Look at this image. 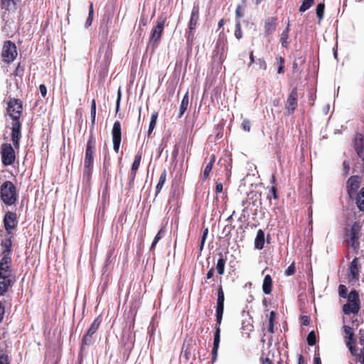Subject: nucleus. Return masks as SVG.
<instances>
[{"label":"nucleus","mask_w":364,"mask_h":364,"mask_svg":"<svg viewBox=\"0 0 364 364\" xmlns=\"http://www.w3.org/2000/svg\"><path fill=\"white\" fill-rule=\"evenodd\" d=\"M360 310V299L357 291L352 290L348 296V301L343 306V311L346 315L353 314L352 325L358 327L359 323L357 318V314Z\"/></svg>","instance_id":"obj_1"},{"label":"nucleus","mask_w":364,"mask_h":364,"mask_svg":"<svg viewBox=\"0 0 364 364\" xmlns=\"http://www.w3.org/2000/svg\"><path fill=\"white\" fill-rule=\"evenodd\" d=\"M95 138L93 134H90L86 145V151L84 162L83 178L87 181L90 180L93 168V156L95 150Z\"/></svg>","instance_id":"obj_2"},{"label":"nucleus","mask_w":364,"mask_h":364,"mask_svg":"<svg viewBox=\"0 0 364 364\" xmlns=\"http://www.w3.org/2000/svg\"><path fill=\"white\" fill-rule=\"evenodd\" d=\"M0 197L6 205H11L16 203L17 193L16 187L11 181H6L1 185Z\"/></svg>","instance_id":"obj_3"},{"label":"nucleus","mask_w":364,"mask_h":364,"mask_svg":"<svg viewBox=\"0 0 364 364\" xmlns=\"http://www.w3.org/2000/svg\"><path fill=\"white\" fill-rule=\"evenodd\" d=\"M23 105L22 102L16 98H11L7 104V112L10 117L14 121H19L22 114Z\"/></svg>","instance_id":"obj_4"},{"label":"nucleus","mask_w":364,"mask_h":364,"mask_svg":"<svg viewBox=\"0 0 364 364\" xmlns=\"http://www.w3.org/2000/svg\"><path fill=\"white\" fill-rule=\"evenodd\" d=\"M1 55L5 63H10L13 62L18 55L15 43L10 41H6L3 46Z\"/></svg>","instance_id":"obj_5"},{"label":"nucleus","mask_w":364,"mask_h":364,"mask_svg":"<svg viewBox=\"0 0 364 364\" xmlns=\"http://www.w3.org/2000/svg\"><path fill=\"white\" fill-rule=\"evenodd\" d=\"M1 155L2 164L5 166H9L15 161V151L10 144L4 143L1 146Z\"/></svg>","instance_id":"obj_6"},{"label":"nucleus","mask_w":364,"mask_h":364,"mask_svg":"<svg viewBox=\"0 0 364 364\" xmlns=\"http://www.w3.org/2000/svg\"><path fill=\"white\" fill-rule=\"evenodd\" d=\"M354 327L357 328L356 326H352V327H350L346 324H344L343 327L344 333H345L344 337H345V340H346V344L353 355H355L356 352H357V348H356L355 346L353 345V343L354 342V341H353L354 340L353 339L354 332H353V328Z\"/></svg>","instance_id":"obj_7"},{"label":"nucleus","mask_w":364,"mask_h":364,"mask_svg":"<svg viewBox=\"0 0 364 364\" xmlns=\"http://www.w3.org/2000/svg\"><path fill=\"white\" fill-rule=\"evenodd\" d=\"M11 258L4 257L0 259V279H11Z\"/></svg>","instance_id":"obj_8"},{"label":"nucleus","mask_w":364,"mask_h":364,"mask_svg":"<svg viewBox=\"0 0 364 364\" xmlns=\"http://www.w3.org/2000/svg\"><path fill=\"white\" fill-rule=\"evenodd\" d=\"M360 232V226L358 223H354L350 230V240L348 243L355 250L359 248Z\"/></svg>","instance_id":"obj_9"},{"label":"nucleus","mask_w":364,"mask_h":364,"mask_svg":"<svg viewBox=\"0 0 364 364\" xmlns=\"http://www.w3.org/2000/svg\"><path fill=\"white\" fill-rule=\"evenodd\" d=\"M113 149L116 153L119 152L122 140L121 123L119 121L114 122L112 130Z\"/></svg>","instance_id":"obj_10"},{"label":"nucleus","mask_w":364,"mask_h":364,"mask_svg":"<svg viewBox=\"0 0 364 364\" xmlns=\"http://www.w3.org/2000/svg\"><path fill=\"white\" fill-rule=\"evenodd\" d=\"M224 301L225 296L223 290L221 286L218 289V299H217V306H216V322L217 324H221L223 310H224Z\"/></svg>","instance_id":"obj_11"},{"label":"nucleus","mask_w":364,"mask_h":364,"mask_svg":"<svg viewBox=\"0 0 364 364\" xmlns=\"http://www.w3.org/2000/svg\"><path fill=\"white\" fill-rule=\"evenodd\" d=\"M298 105V93L297 88L294 87L288 95L285 108L289 114H292Z\"/></svg>","instance_id":"obj_12"},{"label":"nucleus","mask_w":364,"mask_h":364,"mask_svg":"<svg viewBox=\"0 0 364 364\" xmlns=\"http://www.w3.org/2000/svg\"><path fill=\"white\" fill-rule=\"evenodd\" d=\"M4 224L7 233L11 234L17 225L16 214L13 212L6 213L4 218Z\"/></svg>","instance_id":"obj_13"},{"label":"nucleus","mask_w":364,"mask_h":364,"mask_svg":"<svg viewBox=\"0 0 364 364\" xmlns=\"http://www.w3.org/2000/svg\"><path fill=\"white\" fill-rule=\"evenodd\" d=\"M20 121H14L12 122L11 127V140L15 149H19V140L21 137Z\"/></svg>","instance_id":"obj_14"},{"label":"nucleus","mask_w":364,"mask_h":364,"mask_svg":"<svg viewBox=\"0 0 364 364\" xmlns=\"http://www.w3.org/2000/svg\"><path fill=\"white\" fill-rule=\"evenodd\" d=\"M220 324H217L215 326V331L214 333V339H213V346L212 349V363H215L217 360L218 358V351L220 346Z\"/></svg>","instance_id":"obj_15"},{"label":"nucleus","mask_w":364,"mask_h":364,"mask_svg":"<svg viewBox=\"0 0 364 364\" xmlns=\"http://www.w3.org/2000/svg\"><path fill=\"white\" fill-rule=\"evenodd\" d=\"M360 264H359V258L355 257L350 262L349 270L350 281L356 282L360 277Z\"/></svg>","instance_id":"obj_16"},{"label":"nucleus","mask_w":364,"mask_h":364,"mask_svg":"<svg viewBox=\"0 0 364 364\" xmlns=\"http://www.w3.org/2000/svg\"><path fill=\"white\" fill-rule=\"evenodd\" d=\"M164 24H156L154 28L152 30L151 36L150 38L149 45L153 48L158 45V43L161 38L162 32L164 31Z\"/></svg>","instance_id":"obj_17"},{"label":"nucleus","mask_w":364,"mask_h":364,"mask_svg":"<svg viewBox=\"0 0 364 364\" xmlns=\"http://www.w3.org/2000/svg\"><path fill=\"white\" fill-rule=\"evenodd\" d=\"M12 248V242L11 237L5 238L1 242V258L11 257V252Z\"/></svg>","instance_id":"obj_18"},{"label":"nucleus","mask_w":364,"mask_h":364,"mask_svg":"<svg viewBox=\"0 0 364 364\" xmlns=\"http://www.w3.org/2000/svg\"><path fill=\"white\" fill-rule=\"evenodd\" d=\"M360 178L357 176H353L350 177L347 181V189L350 196H352V194L355 193V191L360 187Z\"/></svg>","instance_id":"obj_19"},{"label":"nucleus","mask_w":364,"mask_h":364,"mask_svg":"<svg viewBox=\"0 0 364 364\" xmlns=\"http://www.w3.org/2000/svg\"><path fill=\"white\" fill-rule=\"evenodd\" d=\"M264 232L262 230L259 229L257 232L255 240V247L257 250H262L264 247Z\"/></svg>","instance_id":"obj_20"},{"label":"nucleus","mask_w":364,"mask_h":364,"mask_svg":"<svg viewBox=\"0 0 364 364\" xmlns=\"http://www.w3.org/2000/svg\"><path fill=\"white\" fill-rule=\"evenodd\" d=\"M355 149L358 156L364 159V139L362 137L357 138L355 141Z\"/></svg>","instance_id":"obj_21"},{"label":"nucleus","mask_w":364,"mask_h":364,"mask_svg":"<svg viewBox=\"0 0 364 364\" xmlns=\"http://www.w3.org/2000/svg\"><path fill=\"white\" fill-rule=\"evenodd\" d=\"M272 290V279L269 274H267L263 280L262 291L265 294H269Z\"/></svg>","instance_id":"obj_22"},{"label":"nucleus","mask_w":364,"mask_h":364,"mask_svg":"<svg viewBox=\"0 0 364 364\" xmlns=\"http://www.w3.org/2000/svg\"><path fill=\"white\" fill-rule=\"evenodd\" d=\"M18 0H1V7L7 11H14Z\"/></svg>","instance_id":"obj_23"},{"label":"nucleus","mask_w":364,"mask_h":364,"mask_svg":"<svg viewBox=\"0 0 364 364\" xmlns=\"http://www.w3.org/2000/svg\"><path fill=\"white\" fill-rule=\"evenodd\" d=\"M94 333L92 332H90L89 330H87V333L83 336L82 339V346L81 350H82L85 346H90L91 344L93 343L94 339L92 338V336Z\"/></svg>","instance_id":"obj_24"},{"label":"nucleus","mask_w":364,"mask_h":364,"mask_svg":"<svg viewBox=\"0 0 364 364\" xmlns=\"http://www.w3.org/2000/svg\"><path fill=\"white\" fill-rule=\"evenodd\" d=\"M11 279H0V296L7 292L11 286Z\"/></svg>","instance_id":"obj_25"},{"label":"nucleus","mask_w":364,"mask_h":364,"mask_svg":"<svg viewBox=\"0 0 364 364\" xmlns=\"http://www.w3.org/2000/svg\"><path fill=\"white\" fill-rule=\"evenodd\" d=\"M188 103H189L188 92H187L185 94V95L183 96L182 101L181 102L180 112H179V114L178 116V118H181L183 115V114L185 113V112L187 109Z\"/></svg>","instance_id":"obj_26"},{"label":"nucleus","mask_w":364,"mask_h":364,"mask_svg":"<svg viewBox=\"0 0 364 364\" xmlns=\"http://www.w3.org/2000/svg\"><path fill=\"white\" fill-rule=\"evenodd\" d=\"M91 115V126H90V134H93V129L95 124L96 118V102L95 100H92L90 109Z\"/></svg>","instance_id":"obj_27"},{"label":"nucleus","mask_w":364,"mask_h":364,"mask_svg":"<svg viewBox=\"0 0 364 364\" xmlns=\"http://www.w3.org/2000/svg\"><path fill=\"white\" fill-rule=\"evenodd\" d=\"M166 180V171L164 169L162 173H161L159 182L156 186V196H157L161 190L162 189L165 182Z\"/></svg>","instance_id":"obj_28"},{"label":"nucleus","mask_w":364,"mask_h":364,"mask_svg":"<svg viewBox=\"0 0 364 364\" xmlns=\"http://www.w3.org/2000/svg\"><path fill=\"white\" fill-rule=\"evenodd\" d=\"M289 24H287V26L284 28L280 36V41L282 43V46L284 48H287L289 46V42L287 39L289 38Z\"/></svg>","instance_id":"obj_29"},{"label":"nucleus","mask_w":364,"mask_h":364,"mask_svg":"<svg viewBox=\"0 0 364 364\" xmlns=\"http://www.w3.org/2000/svg\"><path fill=\"white\" fill-rule=\"evenodd\" d=\"M199 19V6L198 4L194 5L192 11L191 16L189 21V23H197Z\"/></svg>","instance_id":"obj_30"},{"label":"nucleus","mask_w":364,"mask_h":364,"mask_svg":"<svg viewBox=\"0 0 364 364\" xmlns=\"http://www.w3.org/2000/svg\"><path fill=\"white\" fill-rule=\"evenodd\" d=\"M225 262H226L225 259H224L222 255L218 259L217 264H216V269H217L218 273L220 275H222L224 274Z\"/></svg>","instance_id":"obj_31"},{"label":"nucleus","mask_w":364,"mask_h":364,"mask_svg":"<svg viewBox=\"0 0 364 364\" xmlns=\"http://www.w3.org/2000/svg\"><path fill=\"white\" fill-rule=\"evenodd\" d=\"M158 113L154 112L151 114V120L149 126L148 136H150L156 124Z\"/></svg>","instance_id":"obj_32"},{"label":"nucleus","mask_w":364,"mask_h":364,"mask_svg":"<svg viewBox=\"0 0 364 364\" xmlns=\"http://www.w3.org/2000/svg\"><path fill=\"white\" fill-rule=\"evenodd\" d=\"M225 50V44L223 42L218 41L215 49V55H219L220 60L223 58V53Z\"/></svg>","instance_id":"obj_33"},{"label":"nucleus","mask_w":364,"mask_h":364,"mask_svg":"<svg viewBox=\"0 0 364 364\" xmlns=\"http://www.w3.org/2000/svg\"><path fill=\"white\" fill-rule=\"evenodd\" d=\"M314 0H304L299 9V11L300 12L306 11L314 4Z\"/></svg>","instance_id":"obj_34"},{"label":"nucleus","mask_w":364,"mask_h":364,"mask_svg":"<svg viewBox=\"0 0 364 364\" xmlns=\"http://www.w3.org/2000/svg\"><path fill=\"white\" fill-rule=\"evenodd\" d=\"M101 323V318L100 317H97L93 322L92 323L91 326L89 328V331L90 332H92L94 334L96 333L97 330L99 328V326Z\"/></svg>","instance_id":"obj_35"},{"label":"nucleus","mask_w":364,"mask_h":364,"mask_svg":"<svg viewBox=\"0 0 364 364\" xmlns=\"http://www.w3.org/2000/svg\"><path fill=\"white\" fill-rule=\"evenodd\" d=\"M324 9L325 5L323 3H320L316 6V14L319 20H321L323 16Z\"/></svg>","instance_id":"obj_36"},{"label":"nucleus","mask_w":364,"mask_h":364,"mask_svg":"<svg viewBox=\"0 0 364 364\" xmlns=\"http://www.w3.org/2000/svg\"><path fill=\"white\" fill-rule=\"evenodd\" d=\"M141 159V153L138 152V154L135 156L134 161L132 166V169L133 171H137L139 167L140 162Z\"/></svg>","instance_id":"obj_37"},{"label":"nucleus","mask_w":364,"mask_h":364,"mask_svg":"<svg viewBox=\"0 0 364 364\" xmlns=\"http://www.w3.org/2000/svg\"><path fill=\"white\" fill-rule=\"evenodd\" d=\"M338 294L341 298H347L348 299V289L343 284H340L338 287Z\"/></svg>","instance_id":"obj_38"},{"label":"nucleus","mask_w":364,"mask_h":364,"mask_svg":"<svg viewBox=\"0 0 364 364\" xmlns=\"http://www.w3.org/2000/svg\"><path fill=\"white\" fill-rule=\"evenodd\" d=\"M123 345L124 346L125 350L128 353V354L131 352L133 346H134V341H129V338H127V341H125L124 337L123 338Z\"/></svg>","instance_id":"obj_39"},{"label":"nucleus","mask_w":364,"mask_h":364,"mask_svg":"<svg viewBox=\"0 0 364 364\" xmlns=\"http://www.w3.org/2000/svg\"><path fill=\"white\" fill-rule=\"evenodd\" d=\"M316 341V333L314 331H311L307 336V343L309 346H312L315 345Z\"/></svg>","instance_id":"obj_40"},{"label":"nucleus","mask_w":364,"mask_h":364,"mask_svg":"<svg viewBox=\"0 0 364 364\" xmlns=\"http://www.w3.org/2000/svg\"><path fill=\"white\" fill-rule=\"evenodd\" d=\"M355 356L357 357L359 363L364 364V348L360 350L357 349L356 355Z\"/></svg>","instance_id":"obj_41"},{"label":"nucleus","mask_w":364,"mask_h":364,"mask_svg":"<svg viewBox=\"0 0 364 364\" xmlns=\"http://www.w3.org/2000/svg\"><path fill=\"white\" fill-rule=\"evenodd\" d=\"M162 234H164V230L163 229H161L154 239V241L151 247V249H153L156 246L157 242L161 240V238L162 237Z\"/></svg>","instance_id":"obj_42"},{"label":"nucleus","mask_w":364,"mask_h":364,"mask_svg":"<svg viewBox=\"0 0 364 364\" xmlns=\"http://www.w3.org/2000/svg\"><path fill=\"white\" fill-rule=\"evenodd\" d=\"M296 272L295 263L292 262L288 268L285 270L286 276L293 275Z\"/></svg>","instance_id":"obj_43"},{"label":"nucleus","mask_w":364,"mask_h":364,"mask_svg":"<svg viewBox=\"0 0 364 364\" xmlns=\"http://www.w3.org/2000/svg\"><path fill=\"white\" fill-rule=\"evenodd\" d=\"M212 168H213V166L211 165V163H208L205 167L204 171H203V179L204 180H205L208 178Z\"/></svg>","instance_id":"obj_44"},{"label":"nucleus","mask_w":364,"mask_h":364,"mask_svg":"<svg viewBox=\"0 0 364 364\" xmlns=\"http://www.w3.org/2000/svg\"><path fill=\"white\" fill-rule=\"evenodd\" d=\"M356 204L360 210L364 211V198L357 196Z\"/></svg>","instance_id":"obj_45"},{"label":"nucleus","mask_w":364,"mask_h":364,"mask_svg":"<svg viewBox=\"0 0 364 364\" xmlns=\"http://www.w3.org/2000/svg\"><path fill=\"white\" fill-rule=\"evenodd\" d=\"M256 64L258 65L259 69L266 70L267 69V63L262 58H259L256 60Z\"/></svg>","instance_id":"obj_46"},{"label":"nucleus","mask_w":364,"mask_h":364,"mask_svg":"<svg viewBox=\"0 0 364 364\" xmlns=\"http://www.w3.org/2000/svg\"><path fill=\"white\" fill-rule=\"evenodd\" d=\"M93 14H94L93 4H92V3H91L90 5V8H89V15L87 18L86 23H92V21H93Z\"/></svg>","instance_id":"obj_47"},{"label":"nucleus","mask_w":364,"mask_h":364,"mask_svg":"<svg viewBox=\"0 0 364 364\" xmlns=\"http://www.w3.org/2000/svg\"><path fill=\"white\" fill-rule=\"evenodd\" d=\"M242 127L246 132H250L251 128L250 122L248 119H244L242 122Z\"/></svg>","instance_id":"obj_48"},{"label":"nucleus","mask_w":364,"mask_h":364,"mask_svg":"<svg viewBox=\"0 0 364 364\" xmlns=\"http://www.w3.org/2000/svg\"><path fill=\"white\" fill-rule=\"evenodd\" d=\"M235 36L237 39H240L242 37L240 24H236V28L235 30Z\"/></svg>","instance_id":"obj_49"},{"label":"nucleus","mask_w":364,"mask_h":364,"mask_svg":"<svg viewBox=\"0 0 364 364\" xmlns=\"http://www.w3.org/2000/svg\"><path fill=\"white\" fill-rule=\"evenodd\" d=\"M343 173L345 176H347L349 173L350 171V165L349 163L347 161H344L343 162Z\"/></svg>","instance_id":"obj_50"},{"label":"nucleus","mask_w":364,"mask_h":364,"mask_svg":"<svg viewBox=\"0 0 364 364\" xmlns=\"http://www.w3.org/2000/svg\"><path fill=\"white\" fill-rule=\"evenodd\" d=\"M279 61H280V64H279V68H278L277 73H278L279 74H281V73H284V60L282 57H280V58H279Z\"/></svg>","instance_id":"obj_51"},{"label":"nucleus","mask_w":364,"mask_h":364,"mask_svg":"<svg viewBox=\"0 0 364 364\" xmlns=\"http://www.w3.org/2000/svg\"><path fill=\"white\" fill-rule=\"evenodd\" d=\"M41 95L43 97H45L47 94V88L45 85L42 84L39 87Z\"/></svg>","instance_id":"obj_52"},{"label":"nucleus","mask_w":364,"mask_h":364,"mask_svg":"<svg viewBox=\"0 0 364 364\" xmlns=\"http://www.w3.org/2000/svg\"><path fill=\"white\" fill-rule=\"evenodd\" d=\"M223 183L221 182H217L215 185V192L216 193H220L223 191Z\"/></svg>","instance_id":"obj_53"},{"label":"nucleus","mask_w":364,"mask_h":364,"mask_svg":"<svg viewBox=\"0 0 364 364\" xmlns=\"http://www.w3.org/2000/svg\"><path fill=\"white\" fill-rule=\"evenodd\" d=\"M267 331L270 333H274V322L269 321V326H268V328H267Z\"/></svg>","instance_id":"obj_54"},{"label":"nucleus","mask_w":364,"mask_h":364,"mask_svg":"<svg viewBox=\"0 0 364 364\" xmlns=\"http://www.w3.org/2000/svg\"><path fill=\"white\" fill-rule=\"evenodd\" d=\"M213 274H214V268H213V267H212V268H210V269L208 270V273H207V276H206V277H207V279H209L212 278V277H213Z\"/></svg>","instance_id":"obj_55"},{"label":"nucleus","mask_w":364,"mask_h":364,"mask_svg":"<svg viewBox=\"0 0 364 364\" xmlns=\"http://www.w3.org/2000/svg\"><path fill=\"white\" fill-rule=\"evenodd\" d=\"M275 318V312L272 311L269 314V321L274 322Z\"/></svg>","instance_id":"obj_56"},{"label":"nucleus","mask_w":364,"mask_h":364,"mask_svg":"<svg viewBox=\"0 0 364 364\" xmlns=\"http://www.w3.org/2000/svg\"><path fill=\"white\" fill-rule=\"evenodd\" d=\"M136 171H133L132 169H131V173H130V182H133L134 178H135V176H136Z\"/></svg>","instance_id":"obj_57"},{"label":"nucleus","mask_w":364,"mask_h":364,"mask_svg":"<svg viewBox=\"0 0 364 364\" xmlns=\"http://www.w3.org/2000/svg\"><path fill=\"white\" fill-rule=\"evenodd\" d=\"M271 193H272L273 197H274V199L277 198L278 196H277V188H276V187H274V186L272 187Z\"/></svg>","instance_id":"obj_58"},{"label":"nucleus","mask_w":364,"mask_h":364,"mask_svg":"<svg viewBox=\"0 0 364 364\" xmlns=\"http://www.w3.org/2000/svg\"><path fill=\"white\" fill-rule=\"evenodd\" d=\"M208 233V228H205L203 232V235L201 237V239H203V240H206Z\"/></svg>","instance_id":"obj_59"},{"label":"nucleus","mask_w":364,"mask_h":364,"mask_svg":"<svg viewBox=\"0 0 364 364\" xmlns=\"http://www.w3.org/2000/svg\"><path fill=\"white\" fill-rule=\"evenodd\" d=\"M0 364H8L6 357L3 355L0 356Z\"/></svg>","instance_id":"obj_60"},{"label":"nucleus","mask_w":364,"mask_h":364,"mask_svg":"<svg viewBox=\"0 0 364 364\" xmlns=\"http://www.w3.org/2000/svg\"><path fill=\"white\" fill-rule=\"evenodd\" d=\"M250 63H249V67L255 62V58H254V55H253V52H250Z\"/></svg>","instance_id":"obj_61"},{"label":"nucleus","mask_w":364,"mask_h":364,"mask_svg":"<svg viewBox=\"0 0 364 364\" xmlns=\"http://www.w3.org/2000/svg\"><path fill=\"white\" fill-rule=\"evenodd\" d=\"M193 32H192V31H189V33H188V36H187V40H188V41L189 42V41H193Z\"/></svg>","instance_id":"obj_62"},{"label":"nucleus","mask_w":364,"mask_h":364,"mask_svg":"<svg viewBox=\"0 0 364 364\" xmlns=\"http://www.w3.org/2000/svg\"><path fill=\"white\" fill-rule=\"evenodd\" d=\"M298 364H306L304 359L301 355L299 356Z\"/></svg>","instance_id":"obj_63"},{"label":"nucleus","mask_w":364,"mask_h":364,"mask_svg":"<svg viewBox=\"0 0 364 364\" xmlns=\"http://www.w3.org/2000/svg\"><path fill=\"white\" fill-rule=\"evenodd\" d=\"M314 363L315 364H321V359L318 356L314 357Z\"/></svg>","instance_id":"obj_64"}]
</instances>
